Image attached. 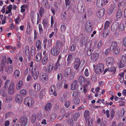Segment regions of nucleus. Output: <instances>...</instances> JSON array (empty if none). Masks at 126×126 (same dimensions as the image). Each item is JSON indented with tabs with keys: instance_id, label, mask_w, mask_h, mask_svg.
Segmentation results:
<instances>
[{
	"instance_id": "obj_1",
	"label": "nucleus",
	"mask_w": 126,
	"mask_h": 126,
	"mask_svg": "<svg viewBox=\"0 0 126 126\" xmlns=\"http://www.w3.org/2000/svg\"><path fill=\"white\" fill-rule=\"evenodd\" d=\"M39 66L35 65L32 67L31 70V72L34 80H36L39 75L40 70Z\"/></svg>"
},
{
	"instance_id": "obj_2",
	"label": "nucleus",
	"mask_w": 126,
	"mask_h": 126,
	"mask_svg": "<svg viewBox=\"0 0 126 126\" xmlns=\"http://www.w3.org/2000/svg\"><path fill=\"white\" fill-rule=\"evenodd\" d=\"M104 68V65L103 63H98L96 65L95 72L96 74L100 75L103 72Z\"/></svg>"
},
{
	"instance_id": "obj_3",
	"label": "nucleus",
	"mask_w": 126,
	"mask_h": 126,
	"mask_svg": "<svg viewBox=\"0 0 126 126\" xmlns=\"http://www.w3.org/2000/svg\"><path fill=\"white\" fill-rule=\"evenodd\" d=\"M85 28L86 31L87 33H90L92 32L93 24L91 21L89 20L87 21Z\"/></svg>"
},
{
	"instance_id": "obj_4",
	"label": "nucleus",
	"mask_w": 126,
	"mask_h": 126,
	"mask_svg": "<svg viewBox=\"0 0 126 126\" xmlns=\"http://www.w3.org/2000/svg\"><path fill=\"white\" fill-rule=\"evenodd\" d=\"M110 24V22L108 21H106L105 23L104 30L103 33V37L104 38L106 37L109 33V31L108 28Z\"/></svg>"
},
{
	"instance_id": "obj_5",
	"label": "nucleus",
	"mask_w": 126,
	"mask_h": 126,
	"mask_svg": "<svg viewBox=\"0 0 126 126\" xmlns=\"http://www.w3.org/2000/svg\"><path fill=\"white\" fill-rule=\"evenodd\" d=\"M82 61H80L79 58H77L74 63V67L75 69H76L77 71H78L81 70V67L80 66Z\"/></svg>"
},
{
	"instance_id": "obj_6",
	"label": "nucleus",
	"mask_w": 126,
	"mask_h": 126,
	"mask_svg": "<svg viewBox=\"0 0 126 126\" xmlns=\"http://www.w3.org/2000/svg\"><path fill=\"white\" fill-rule=\"evenodd\" d=\"M108 3V0H97L96 1V5L98 8H101L104 6Z\"/></svg>"
},
{
	"instance_id": "obj_7",
	"label": "nucleus",
	"mask_w": 126,
	"mask_h": 126,
	"mask_svg": "<svg viewBox=\"0 0 126 126\" xmlns=\"http://www.w3.org/2000/svg\"><path fill=\"white\" fill-rule=\"evenodd\" d=\"M56 86L54 85H51L49 87V92L50 95H53L55 96H57V93L56 91Z\"/></svg>"
},
{
	"instance_id": "obj_8",
	"label": "nucleus",
	"mask_w": 126,
	"mask_h": 126,
	"mask_svg": "<svg viewBox=\"0 0 126 126\" xmlns=\"http://www.w3.org/2000/svg\"><path fill=\"white\" fill-rule=\"evenodd\" d=\"M21 126H25L28 122V119L27 117L22 116L20 117L19 120Z\"/></svg>"
},
{
	"instance_id": "obj_9",
	"label": "nucleus",
	"mask_w": 126,
	"mask_h": 126,
	"mask_svg": "<svg viewBox=\"0 0 126 126\" xmlns=\"http://www.w3.org/2000/svg\"><path fill=\"white\" fill-rule=\"evenodd\" d=\"M15 85L14 84V82H12L8 89V91L9 94H13L14 91V88Z\"/></svg>"
},
{
	"instance_id": "obj_10",
	"label": "nucleus",
	"mask_w": 126,
	"mask_h": 126,
	"mask_svg": "<svg viewBox=\"0 0 126 126\" xmlns=\"http://www.w3.org/2000/svg\"><path fill=\"white\" fill-rule=\"evenodd\" d=\"M99 56V54L96 52H94L92 53L90 56V59L91 60L95 62L97 60Z\"/></svg>"
},
{
	"instance_id": "obj_11",
	"label": "nucleus",
	"mask_w": 126,
	"mask_h": 126,
	"mask_svg": "<svg viewBox=\"0 0 126 126\" xmlns=\"http://www.w3.org/2000/svg\"><path fill=\"white\" fill-rule=\"evenodd\" d=\"M60 49L53 47L51 50L52 55L55 56H57L59 54Z\"/></svg>"
},
{
	"instance_id": "obj_12",
	"label": "nucleus",
	"mask_w": 126,
	"mask_h": 126,
	"mask_svg": "<svg viewBox=\"0 0 126 126\" xmlns=\"http://www.w3.org/2000/svg\"><path fill=\"white\" fill-rule=\"evenodd\" d=\"M105 13V10L104 8H102L98 11L96 15L98 17L101 18L104 16Z\"/></svg>"
},
{
	"instance_id": "obj_13",
	"label": "nucleus",
	"mask_w": 126,
	"mask_h": 126,
	"mask_svg": "<svg viewBox=\"0 0 126 126\" xmlns=\"http://www.w3.org/2000/svg\"><path fill=\"white\" fill-rule=\"evenodd\" d=\"M34 90L36 92H38L41 89V86L37 82L33 83V85Z\"/></svg>"
},
{
	"instance_id": "obj_14",
	"label": "nucleus",
	"mask_w": 126,
	"mask_h": 126,
	"mask_svg": "<svg viewBox=\"0 0 126 126\" xmlns=\"http://www.w3.org/2000/svg\"><path fill=\"white\" fill-rule=\"evenodd\" d=\"M78 85V82L76 80H74L72 82L71 86V89L74 91L76 89Z\"/></svg>"
},
{
	"instance_id": "obj_15",
	"label": "nucleus",
	"mask_w": 126,
	"mask_h": 126,
	"mask_svg": "<svg viewBox=\"0 0 126 126\" xmlns=\"http://www.w3.org/2000/svg\"><path fill=\"white\" fill-rule=\"evenodd\" d=\"M79 81L81 84H83L87 81V79L83 75H81L79 78Z\"/></svg>"
},
{
	"instance_id": "obj_16",
	"label": "nucleus",
	"mask_w": 126,
	"mask_h": 126,
	"mask_svg": "<svg viewBox=\"0 0 126 126\" xmlns=\"http://www.w3.org/2000/svg\"><path fill=\"white\" fill-rule=\"evenodd\" d=\"M15 100L16 103H21L23 100L22 97L19 94H17L15 97Z\"/></svg>"
},
{
	"instance_id": "obj_17",
	"label": "nucleus",
	"mask_w": 126,
	"mask_h": 126,
	"mask_svg": "<svg viewBox=\"0 0 126 126\" xmlns=\"http://www.w3.org/2000/svg\"><path fill=\"white\" fill-rule=\"evenodd\" d=\"M39 114H33L32 115L31 118V122L32 123H34L36 121V119L37 118H39L38 116Z\"/></svg>"
},
{
	"instance_id": "obj_18",
	"label": "nucleus",
	"mask_w": 126,
	"mask_h": 126,
	"mask_svg": "<svg viewBox=\"0 0 126 126\" xmlns=\"http://www.w3.org/2000/svg\"><path fill=\"white\" fill-rule=\"evenodd\" d=\"M47 92V89H42L40 91L39 94V96L40 98H43L44 96L45 95Z\"/></svg>"
},
{
	"instance_id": "obj_19",
	"label": "nucleus",
	"mask_w": 126,
	"mask_h": 126,
	"mask_svg": "<svg viewBox=\"0 0 126 126\" xmlns=\"http://www.w3.org/2000/svg\"><path fill=\"white\" fill-rule=\"evenodd\" d=\"M63 43L62 41L60 40H58L56 41L55 44V46L53 47L57 48L60 49Z\"/></svg>"
},
{
	"instance_id": "obj_20",
	"label": "nucleus",
	"mask_w": 126,
	"mask_h": 126,
	"mask_svg": "<svg viewBox=\"0 0 126 126\" xmlns=\"http://www.w3.org/2000/svg\"><path fill=\"white\" fill-rule=\"evenodd\" d=\"M73 70L70 67H68L66 69L64 72V74L65 77H68L69 74Z\"/></svg>"
},
{
	"instance_id": "obj_21",
	"label": "nucleus",
	"mask_w": 126,
	"mask_h": 126,
	"mask_svg": "<svg viewBox=\"0 0 126 126\" xmlns=\"http://www.w3.org/2000/svg\"><path fill=\"white\" fill-rule=\"evenodd\" d=\"M35 45L37 50H39L41 48V46H42V44L40 40H38L36 42Z\"/></svg>"
},
{
	"instance_id": "obj_22",
	"label": "nucleus",
	"mask_w": 126,
	"mask_h": 126,
	"mask_svg": "<svg viewBox=\"0 0 126 126\" xmlns=\"http://www.w3.org/2000/svg\"><path fill=\"white\" fill-rule=\"evenodd\" d=\"M48 55L46 54L42 60V63L43 65H45L48 61Z\"/></svg>"
},
{
	"instance_id": "obj_23",
	"label": "nucleus",
	"mask_w": 126,
	"mask_h": 126,
	"mask_svg": "<svg viewBox=\"0 0 126 126\" xmlns=\"http://www.w3.org/2000/svg\"><path fill=\"white\" fill-rule=\"evenodd\" d=\"M42 54L40 52L38 53L35 57V60L37 62H39L41 60L42 57Z\"/></svg>"
},
{
	"instance_id": "obj_24",
	"label": "nucleus",
	"mask_w": 126,
	"mask_h": 126,
	"mask_svg": "<svg viewBox=\"0 0 126 126\" xmlns=\"http://www.w3.org/2000/svg\"><path fill=\"white\" fill-rule=\"evenodd\" d=\"M52 103L49 102L47 103L44 107V109L47 111H48L51 109Z\"/></svg>"
},
{
	"instance_id": "obj_25",
	"label": "nucleus",
	"mask_w": 126,
	"mask_h": 126,
	"mask_svg": "<svg viewBox=\"0 0 126 126\" xmlns=\"http://www.w3.org/2000/svg\"><path fill=\"white\" fill-rule=\"evenodd\" d=\"M53 65L52 64H49L46 69V71L48 73L51 72L53 69Z\"/></svg>"
},
{
	"instance_id": "obj_26",
	"label": "nucleus",
	"mask_w": 126,
	"mask_h": 126,
	"mask_svg": "<svg viewBox=\"0 0 126 126\" xmlns=\"http://www.w3.org/2000/svg\"><path fill=\"white\" fill-rule=\"evenodd\" d=\"M111 51L113 52L114 55L115 56L118 55L120 51V49L119 47H117Z\"/></svg>"
},
{
	"instance_id": "obj_27",
	"label": "nucleus",
	"mask_w": 126,
	"mask_h": 126,
	"mask_svg": "<svg viewBox=\"0 0 126 126\" xmlns=\"http://www.w3.org/2000/svg\"><path fill=\"white\" fill-rule=\"evenodd\" d=\"M85 120L86 124L87 125L86 126H91L92 125L93 122L92 120L89 119V118Z\"/></svg>"
},
{
	"instance_id": "obj_28",
	"label": "nucleus",
	"mask_w": 126,
	"mask_h": 126,
	"mask_svg": "<svg viewBox=\"0 0 126 126\" xmlns=\"http://www.w3.org/2000/svg\"><path fill=\"white\" fill-rule=\"evenodd\" d=\"M62 65V64L60 63L59 62H57L54 65V69L55 70H57L58 68H60Z\"/></svg>"
},
{
	"instance_id": "obj_29",
	"label": "nucleus",
	"mask_w": 126,
	"mask_h": 126,
	"mask_svg": "<svg viewBox=\"0 0 126 126\" xmlns=\"http://www.w3.org/2000/svg\"><path fill=\"white\" fill-rule=\"evenodd\" d=\"M79 92L77 91L74 92L72 94V96L74 99L79 98Z\"/></svg>"
},
{
	"instance_id": "obj_30",
	"label": "nucleus",
	"mask_w": 126,
	"mask_h": 126,
	"mask_svg": "<svg viewBox=\"0 0 126 126\" xmlns=\"http://www.w3.org/2000/svg\"><path fill=\"white\" fill-rule=\"evenodd\" d=\"M75 72L73 70L69 74V79L71 80L73 79L75 76Z\"/></svg>"
},
{
	"instance_id": "obj_31",
	"label": "nucleus",
	"mask_w": 126,
	"mask_h": 126,
	"mask_svg": "<svg viewBox=\"0 0 126 126\" xmlns=\"http://www.w3.org/2000/svg\"><path fill=\"white\" fill-rule=\"evenodd\" d=\"M115 105H113L112 106L111 111V117L112 118H113L114 116L115 113L114 109H115Z\"/></svg>"
},
{
	"instance_id": "obj_32",
	"label": "nucleus",
	"mask_w": 126,
	"mask_h": 126,
	"mask_svg": "<svg viewBox=\"0 0 126 126\" xmlns=\"http://www.w3.org/2000/svg\"><path fill=\"white\" fill-rule=\"evenodd\" d=\"M89 111L88 110H85L84 113V117L85 119L89 118Z\"/></svg>"
},
{
	"instance_id": "obj_33",
	"label": "nucleus",
	"mask_w": 126,
	"mask_h": 126,
	"mask_svg": "<svg viewBox=\"0 0 126 126\" xmlns=\"http://www.w3.org/2000/svg\"><path fill=\"white\" fill-rule=\"evenodd\" d=\"M13 66L11 65L8 67H7L5 69V71L9 73H11L13 71Z\"/></svg>"
},
{
	"instance_id": "obj_34",
	"label": "nucleus",
	"mask_w": 126,
	"mask_h": 126,
	"mask_svg": "<svg viewBox=\"0 0 126 126\" xmlns=\"http://www.w3.org/2000/svg\"><path fill=\"white\" fill-rule=\"evenodd\" d=\"M64 106L66 108L69 107L71 105V101L70 100H67L65 101L64 103Z\"/></svg>"
},
{
	"instance_id": "obj_35",
	"label": "nucleus",
	"mask_w": 126,
	"mask_h": 126,
	"mask_svg": "<svg viewBox=\"0 0 126 126\" xmlns=\"http://www.w3.org/2000/svg\"><path fill=\"white\" fill-rule=\"evenodd\" d=\"M20 71L16 69L14 73V75L16 78H19L20 77Z\"/></svg>"
},
{
	"instance_id": "obj_36",
	"label": "nucleus",
	"mask_w": 126,
	"mask_h": 126,
	"mask_svg": "<svg viewBox=\"0 0 126 126\" xmlns=\"http://www.w3.org/2000/svg\"><path fill=\"white\" fill-rule=\"evenodd\" d=\"M23 86V82L21 80L19 81L17 84L16 88L17 90L20 89Z\"/></svg>"
},
{
	"instance_id": "obj_37",
	"label": "nucleus",
	"mask_w": 126,
	"mask_h": 126,
	"mask_svg": "<svg viewBox=\"0 0 126 126\" xmlns=\"http://www.w3.org/2000/svg\"><path fill=\"white\" fill-rule=\"evenodd\" d=\"M10 79L7 80L4 84V87L6 89H7L10 84Z\"/></svg>"
},
{
	"instance_id": "obj_38",
	"label": "nucleus",
	"mask_w": 126,
	"mask_h": 126,
	"mask_svg": "<svg viewBox=\"0 0 126 126\" xmlns=\"http://www.w3.org/2000/svg\"><path fill=\"white\" fill-rule=\"evenodd\" d=\"M80 102V99L79 98L74 99V103L76 106L79 105Z\"/></svg>"
},
{
	"instance_id": "obj_39",
	"label": "nucleus",
	"mask_w": 126,
	"mask_h": 126,
	"mask_svg": "<svg viewBox=\"0 0 126 126\" xmlns=\"http://www.w3.org/2000/svg\"><path fill=\"white\" fill-rule=\"evenodd\" d=\"M80 115V113L79 112H77L75 113L74 115V117H73L74 121H77Z\"/></svg>"
},
{
	"instance_id": "obj_40",
	"label": "nucleus",
	"mask_w": 126,
	"mask_h": 126,
	"mask_svg": "<svg viewBox=\"0 0 126 126\" xmlns=\"http://www.w3.org/2000/svg\"><path fill=\"white\" fill-rule=\"evenodd\" d=\"M117 47H117V44L116 42H113L111 46V50H113V49L116 48Z\"/></svg>"
},
{
	"instance_id": "obj_41",
	"label": "nucleus",
	"mask_w": 126,
	"mask_h": 126,
	"mask_svg": "<svg viewBox=\"0 0 126 126\" xmlns=\"http://www.w3.org/2000/svg\"><path fill=\"white\" fill-rule=\"evenodd\" d=\"M27 92L26 90L24 89L21 90L20 92V95L21 96L24 97L26 94Z\"/></svg>"
},
{
	"instance_id": "obj_42",
	"label": "nucleus",
	"mask_w": 126,
	"mask_h": 126,
	"mask_svg": "<svg viewBox=\"0 0 126 126\" xmlns=\"http://www.w3.org/2000/svg\"><path fill=\"white\" fill-rule=\"evenodd\" d=\"M69 9H70L73 13L75 12L76 10V6H72L71 5L68 7Z\"/></svg>"
},
{
	"instance_id": "obj_43",
	"label": "nucleus",
	"mask_w": 126,
	"mask_h": 126,
	"mask_svg": "<svg viewBox=\"0 0 126 126\" xmlns=\"http://www.w3.org/2000/svg\"><path fill=\"white\" fill-rule=\"evenodd\" d=\"M31 97H26L24 100V103L25 104L27 105L28 107H29V100H30Z\"/></svg>"
},
{
	"instance_id": "obj_44",
	"label": "nucleus",
	"mask_w": 126,
	"mask_h": 126,
	"mask_svg": "<svg viewBox=\"0 0 126 126\" xmlns=\"http://www.w3.org/2000/svg\"><path fill=\"white\" fill-rule=\"evenodd\" d=\"M122 13L121 10H119L117 12L116 17L117 19L120 18L122 16Z\"/></svg>"
},
{
	"instance_id": "obj_45",
	"label": "nucleus",
	"mask_w": 126,
	"mask_h": 126,
	"mask_svg": "<svg viewBox=\"0 0 126 126\" xmlns=\"http://www.w3.org/2000/svg\"><path fill=\"white\" fill-rule=\"evenodd\" d=\"M14 113L12 112H10L6 113L5 115V118H7L9 117L12 116L14 115Z\"/></svg>"
},
{
	"instance_id": "obj_46",
	"label": "nucleus",
	"mask_w": 126,
	"mask_h": 126,
	"mask_svg": "<svg viewBox=\"0 0 126 126\" xmlns=\"http://www.w3.org/2000/svg\"><path fill=\"white\" fill-rule=\"evenodd\" d=\"M60 30V31L62 32L66 30V26L64 24H63L61 25Z\"/></svg>"
},
{
	"instance_id": "obj_47",
	"label": "nucleus",
	"mask_w": 126,
	"mask_h": 126,
	"mask_svg": "<svg viewBox=\"0 0 126 126\" xmlns=\"http://www.w3.org/2000/svg\"><path fill=\"white\" fill-rule=\"evenodd\" d=\"M76 46L75 44H72L70 48V51L71 52H73L76 49Z\"/></svg>"
},
{
	"instance_id": "obj_48",
	"label": "nucleus",
	"mask_w": 126,
	"mask_h": 126,
	"mask_svg": "<svg viewBox=\"0 0 126 126\" xmlns=\"http://www.w3.org/2000/svg\"><path fill=\"white\" fill-rule=\"evenodd\" d=\"M31 56L30 54H25V60L26 61L28 60L29 62L31 60Z\"/></svg>"
},
{
	"instance_id": "obj_49",
	"label": "nucleus",
	"mask_w": 126,
	"mask_h": 126,
	"mask_svg": "<svg viewBox=\"0 0 126 126\" xmlns=\"http://www.w3.org/2000/svg\"><path fill=\"white\" fill-rule=\"evenodd\" d=\"M29 108L32 107L34 105V101L33 100L30 98V100H29Z\"/></svg>"
},
{
	"instance_id": "obj_50",
	"label": "nucleus",
	"mask_w": 126,
	"mask_h": 126,
	"mask_svg": "<svg viewBox=\"0 0 126 126\" xmlns=\"http://www.w3.org/2000/svg\"><path fill=\"white\" fill-rule=\"evenodd\" d=\"M66 14L65 12H63L61 14V17L64 20L66 18Z\"/></svg>"
},
{
	"instance_id": "obj_51",
	"label": "nucleus",
	"mask_w": 126,
	"mask_h": 126,
	"mask_svg": "<svg viewBox=\"0 0 126 126\" xmlns=\"http://www.w3.org/2000/svg\"><path fill=\"white\" fill-rule=\"evenodd\" d=\"M103 112L104 114H106L107 117L109 118L110 117L109 111L108 110H106V111L105 110L103 109L102 111Z\"/></svg>"
},
{
	"instance_id": "obj_52",
	"label": "nucleus",
	"mask_w": 126,
	"mask_h": 126,
	"mask_svg": "<svg viewBox=\"0 0 126 126\" xmlns=\"http://www.w3.org/2000/svg\"><path fill=\"white\" fill-rule=\"evenodd\" d=\"M45 13V10L44 8L42 7H40L39 10V13L40 15L42 16Z\"/></svg>"
},
{
	"instance_id": "obj_53",
	"label": "nucleus",
	"mask_w": 126,
	"mask_h": 126,
	"mask_svg": "<svg viewBox=\"0 0 126 126\" xmlns=\"http://www.w3.org/2000/svg\"><path fill=\"white\" fill-rule=\"evenodd\" d=\"M116 72V68L114 66H112L111 67V74H114Z\"/></svg>"
},
{
	"instance_id": "obj_54",
	"label": "nucleus",
	"mask_w": 126,
	"mask_h": 126,
	"mask_svg": "<svg viewBox=\"0 0 126 126\" xmlns=\"http://www.w3.org/2000/svg\"><path fill=\"white\" fill-rule=\"evenodd\" d=\"M38 28L39 31V32L40 34H41L43 32V30L41 24L40 23L39 24Z\"/></svg>"
},
{
	"instance_id": "obj_55",
	"label": "nucleus",
	"mask_w": 126,
	"mask_h": 126,
	"mask_svg": "<svg viewBox=\"0 0 126 126\" xmlns=\"http://www.w3.org/2000/svg\"><path fill=\"white\" fill-rule=\"evenodd\" d=\"M125 28L124 25V23H121L120 24L119 26V30L122 31L124 30Z\"/></svg>"
},
{
	"instance_id": "obj_56",
	"label": "nucleus",
	"mask_w": 126,
	"mask_h": 126,
	"mask_svg": "<svg viewBox=\"0 0 126 126\" xmlns=\"http://www.w3.org/2000/svg\"><path fill=\"white\" fill-rule=\"evenodd\" d=\"M15 22L16 24H18L21 20V19L19 16H17V17L16 18H15Z\"/></svg>"
},
{
	"instance_id": "obj_57",
	"label": "nucleus",
	"mask_w": 126,
	"mask_h": 126,
	"mask_svg": "<svg viewBox=\"0 0 126 126\" xmlns=\"http://www.w3.org/2000/svg\"><path fill=\"white\" fill-rule=\"evenodd\" d=\"M43 23L44 27L46 28H47L48 27L49 25L47 22L46 21H44L43 20Z\"/></svg>"
},
{
	"instance_id": "obj_58",
	"label": "nucleus",
	"mask_w": 126,
	"mask_h": 126,
	"mask_svg": "<svg viewBox=\"0 0 126 126\" xmlns=\"http://www.w3.org/2000/svg\"><path fill=\"white\" fill-rule=\"evenodd\" d=\"M77 6L78 7H79L82 8L83 7L82 1H79Z\"/></svg>"
},
{
	"instance_id": "obj_59",
	"label": "nucleus",
	"mask_w": 126,
	"mask_h": 126,
	"mask_svg": "<svg viewBox=\"0 0 126 126\" xmlns=\"http://www.w3.org/2000/svg\"><path fill=\"white\" fill-rule=\"evenodd\" d=\"M63 77L62 74L61 73H59L57 74V79L58 80H61Z\"/></svg>"
},
{
	"instance_id": "obj_60",
	"label": "nucleus",
	"mask_w": 126,
	"mask_h": 126,
	"mask_svg": "<svg viewBox=\"0 0 126 126\" xmlns=\"http://www.w3.org/2000/svg\"><path fill=\"white\" fill-rule=\"evenodd\" d=\"M29 47L28 46H26L25 48V54H27V53H29Z\"/></svg>"
},
{
	"instance_id": "obj_61",
	"label": "nucleus",
	"mask_w": 126,
	"mask_h": 126,
	"mask_svg": "<svg viewBox=\"0 0 126 126\" xmlns=\"http://www.w3.org/2000/svg\"><path fill=\"white\" fill-rule=\"evenodd\" d=\"M125 73L124 72H122L119 74V76L121 77L120 79L121 80V81H122L124 80V75Z\"/></svg>"
},
{
	"instance_id": "obj_62",
	"label": "nucleus",
	"mask_w": 126,
	"mask_h": 126,
	"mask_svg": "<svg viewBox=\"0 0 126 126\" xmlns=\"http://www.w3.org/2000/svg\"><path fill=\"white\" fill-rule=\"evenodd\" d=\"M84 75L86 77H88L89 75L88 69L87 68L85 70V72H84Z\"/></svg>"
},
{
	"instance_id": "obj_63",
	"label": "nucleus",
	"mask_w": 126,
	"mask_h": 126,
	"mask_svg": "<svg viewBox=\"0 0 126 126\" xmlns=\"http://www.w3.org/2000/svg\"><path fill=\"white\" fill-rule=\"evenodd\" d=\"M93 49L90 48L88 49V50L87 53V55L88 56H90L92 52H93Z\"/></svg>"
},
{
	"instance_id": "obj_64",
	"label": "nucleus",
	"mask_w": 126,
	"mask_h": 126,
	"mask_svg": "<svg viewBox=\"0 0 126 126\" xmlns=\"http://www.w3.org/2000/svg\"><path fill=\"white\" fill-rule=\"evenodd\" d=\"M25 5L26 6V5H22L21 7V12L22 13H23V12H24L25 11Z\"/></svg>"
}]
</instances>
